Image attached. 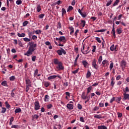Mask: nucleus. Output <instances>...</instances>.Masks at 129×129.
I'll return each instance as SVG.
<instances>
[{
  "instance_id": "nucleus-1",
  "label": "nucleus",
  "mask_w": 129,
  "mask_h": 129,
  "mask_svg": "<svg viewBox=\"0 0 129 129\" xmlns=\"http://www.w3.org/2000/svg\"><path fill=\"white\" fill-rule=\"evenodd\" d=\"M36 48H37V44L34 43H31L29 46L28 50L26 53H24V55L27 56V57H30L33 54V52L36 50Z\"/></svg>"
},
{
  "instance_id": "nucleus-2",
  "label": "nucleus",
  "mask_w": 129,
  "mask_h": 129,
  "mask_svg": "<svg viewBox=\"0 0 129 129\" xmlns=\"http://www.w3.org/2000/svg\"><path fill=\"white\" fill-rule=\"evenodd\" d=\"M53 63L55 65H57L56 66V68L57 69V70H63L64 69V67L63 66V63H62V62L59 61L58 59L55 58L53 60Z\"/></svg>"
},
{
  "instance_id": "nucleus-3",
  "label": "nucleus",
  "mask_w": 129,
  "mask_h": 129,
  "mask_svg": "<svg viewBox=\"0 0 129 129\" xmlns=\"http://www.w3.org/2000/svg\"><path fill=\"white\" fill-rule=\"evenodd\" d=\"M84 9V7H83L81 10L80 9H78V13H79L80 15L82 16V18H86L87 17V14L86 12H84L83 13L82 12V11H83Z\"/></svg>"
},
{
  "instance_id": "nucleus-4",
  "label": "nucleus",
  "mask_w": 129,
  "mask_h": 129,
  "mask_svg": "<svg viewBox=\"0 0 129 129\" xmlns=\"http://www.w3.org/2000/svg\"><path fill=\"white\" fill-rule=\"evenodd\" d=\"M92 68H93L94 69H95L96 70H97V69H98L99 67L97 63H96V59H94L92 61Z\"/></svg>"
},
{
  "instance_id": "nucleus-5",
  "label": "nucleus",
  "mask_w": 129,
  "mask_h": 129,
  "mask_svg": "<svg viewBox=\"0 0 129 129\" xmlns=\"http://www.w3.org/2000/svg\"><path fill=\"white\" fill-rule=\"evenodd\" d=\"M40 107H41V106H40L39 102L35 101L34 102V109H35V110H39V109H40Z\"/></svg>"
},
{
  "instance_id": "nucleus-6",
  "label": "nucleus",
  "mask_w": 129,
  "mask_h": 129,
  "mask_svg": "<svg viewBox=\"0 0 129 129\" xmlns=\"http://www.w3.org/2000/svg\"><path fill=\"white\" fill-rule=\"evenodd\" d=\"M117 45H114V44H112L110 47V50L112 52H113V51H117Z\"/></svg>"
},
{
  "instance_id": "nucleus-7",
  "label": "nucleus",
  "mask_w": 129,
  "mask_h": 129,
  "mask_svg": "<svg viewBox=\"0 0 129 129\" xmlns=\"http://www.w3.org/2000/svg\"><path fill=\"white\" fill-rule=\"evenodd\" d=\"M102 64L103 67H106V66L109 65V61L106 59H104L102 61Z\"/></svg>"
},
{
  "instance_id": "nucleus-8",
  "label": "nucleus",
  "mask_w": 129,
  "mask_h": 129,
  "mask_svg": "<svg viewBox=\"0 0 129 129\" xmlns=\"http://www.w3.org/2000/svg\"><path fill=\"white\" fill-rule=\"evenodd\" d=\"M120 66L121 67L122 70H123V69L125 68V66H126V62L124 60H121Z\"/></svg>"
},
{
  "instance_id": "nucleus-9",
  "label": "nucleus",
  "mask_w": 129,
  "mask_h": 129,
  "mask_svg": "<svg viewBox=\"0 0 129 129\" xmlns=\"http://www.w3.org/2000/svg\"><path fill=\"white\" fill-rule=\"evenodd\" d=\"M81 97L82 99H84V100H85L86 99H90V96H85V92H83L81 95Z\"/></svg>"
},
{
  "instance_id": "nucleus-10",
  "label": "nucleus",
  "mask_w": 129,
  "mask_h": 129,
  "mask_svg": "<svg viewBox=\"0 0 129 129\" xmlns=\"http://www.w3.org/2000/svg\"><path fill=\"white\" fill-rule=\"evenodd\" d=\"M61 50H58L57 51V53L58 54V55H61L62 54H65L64 50L63 49V48H60Z\"/></svg>"
},
{
  "instance_id": "nucleus-11",
  "label": "nucleus",
  "mask_w": 129,
  "mask_h": 129,
  "mask_svg": "<svg viewBox=\"0 0 129 129\" xmlns=\"http://www.w3.org/2000/svg\"><path fill=\"white\" fill-rule=\"evenodd\" d=\"M56 41H59V42H63L65 41V37L64 36H61L59 38H56Z\"/></svg>"
},
{
  "instance_id": "nucleus-12",
  "label": "nucleus",
  "mask_w": 129,
  "mask_h": 129,
  "mask_svg": "<svg viewBox=\"0 0 129 129\" xmlns=\"http://www.w3.org/2000/svg\"><path fill=\"white\" fill-rule=\"evenodd\" d=\"M123 99H124V100H126V99L129 100V94H128L123 93Z\"/></svg>"
},
{
  "instance_id": "nucleus-13",
  "label": "nucleus",
  "mask_w": 129,
  "mask_h": 129,
  "mask_svg": "<svg viewBox=\"0 0 129 129\" xmlns=\"http://www.w3.org/2000/svg\"><path fill=\"white\" fill-rule=\"evenodd\" d=\"M112 33L114 38H115L116 37V35H115V29H114V23L113 24Z\"/></svg>"
},
{
  "instance_id": "nucleus-14",
  "label": "nucleus",
  "mask_w": 129,
  "mask_h": 129,
  "mask_svg": "<svg viewBox=\"0 0 129 129\" xmlns=\"http://www.w3.org/2000/svg\"><path fill=\"white\" fill-rule=\"evenodd\" d=\"M85 48V44H84L83 45V48L81 49V52H82V53H83V54L85 55L86 54H88V53L90 52V51H89L87 52H85V51H83V50H84Z\"/></svg>"
},
{
  "instance_id": "nucleus-15",
  "label": "nucleus",
  "mask_w": 129,
  "mask_h": 129,
  "mask_svg": "<svg viewBox=\"0 0 129 129\" xmlns=\"http://www.w3.org/2000/svg\"><path fill=\"white\" fill-rule=\"evenodd\" d=\"M79 56H80L79 54H78L75 58L74 64V66L75 67H76V66H77V60H78V58H79Z\"/></svg>"
},
{
  "instance_id": "nucleus-16",
  "label": "nucleus",
  "mask_w": 129,
  "mask_h": 129,
  "mask_svg": "<svg viewBox=\"0 0 129 129\" xmlns=\"http://www.w3.org/2000/svg\"><path fill=\"white\" fill-rule=\"evenodd\" d=\"M114 80H115L114 78V77H112V78L111 79L110 85L112 87H113V86H114V84H115V82H114Z\"/></svg>"
},
{
  "instance_id": "nucleus-17",
  "label": "nucleus",
  "mask_w": 129,
  "mask_h": 129,
  "mask_svg": "<svg viewBox=\"0 0 129 129\" xmlns=\"http://www.w3.org/2000/svg\"><path fill=\"white\" fill-rule=\"evenodd\" d=\"M67 107L68 108V109H73V105L72 104H68L67 105Z\"/></svg>"
},
{
  "instance_id": "nucleus-18",
  "label": "nucleus",
  "mask_w": 129,
  "mask_h": 129,
  "mask_svg": "<svg viewBox=\"0 0 129 129\" xmlns=\"http://www.w3.org/2000/svg\"><path fill=\"white\" fill-rule=\"evenodd\" d=\"M82 64L84 66V67L86 68L88 66V62L86 60H83L82 61Z\"/></svg>"
},
{
  "instance_id": "nucleus-19",
  "label": "nucleus",
  "mask_w": 129,
  "mask_h": 129,
  "mask_svg": "<svg viewBox=\"0 0 129 129\" xmlns=\"http://www.w3.org/2000/svg\"><path fill=\"white\" fill-rule=\"evenodd\" d=\"M56 77H58V76H56V75L50 76L48 77L47 79H48V80H51L52 79H55V78H56Z\"/></svg>"
},
{
  "instance_id": "nucleus-20",
  "label": "nucleus",
  "mask_w": 129,
  "mask_h": 129,
  "mask_svg": "<svg viewBox=\"0 0 129 129\" xmlns=\"http://www.w3.org/2000/svg\"><path fill=\"white\" fill-rule=\"evenodd\" d=\"M98 129H107V127L105 125H101L97 126Z\"/></svg>"
},
{
  "instance_id": "nucleus-21",
  "label": "nucleus",
  "mask_w": 129,
  "mask_h": 129,
  "mask_svg": "<svg viewBox=\"0 0 129 129\" xmlns=\"http://www.w3.org/2000/svg\"><path fill=\"white\" fill-rule=\"evenodd\" d=\"M26 86H32L31 85V80H30V79L26 80Z\"/></svg>"
},
{
  "instance_id": "nucleus-22",
  "label": "nucleus",
  "mask_w": 129,
  "mask_h": 129,
  "mask_svg": "<svg viewBox=\"0 0 129 129\" xmlns=\"http://www.w3.org/2000/svg\"><path fill=\"white\" fill-rule=\"evenodd\" d=\"M116 31H117V33L118 35L121 34V33H122V29H121V28H117L116 29Z\"/></svg>"
},
{
  "instance_id": "nucleus-23",
  "label": "nucleus",
  "mask_w": 129,
  "mask_h": 129,
  "mask_svg": "<svg viewBox=\"0 0 129 129\" xmlns=\"http://www.w3.org/2000/svg\"><path fill=\"white\" fill-rule=\"evenodd\" d=\"M17 36H18V37H20V38H22L23 37H26V34H25V33H18Z\"/></svg>"
},
{
  "instance_id": "nucleus-24",
  "label": "nucleus",
  "mask_w": 129,
  "mask_h": 129,
  "mask_svg": "<svg viewBox=\"0 0 129 129\" xmlns=\"http://www.w3.org/2000/svg\"><path fill=\"white\" fill-rule=\"evenodd\" d=\"M43 84L46 87H48V86H50V85H51V83L48 82H44Z\"/></svg>"
},
{
  "instance_id": "nucleus-25",
  "label": "nucleus",
  "mask_w": 129,
  "mask_h": 129,
  "mask_svg": "<svg viewBox=\"0 0 129 129\" xmlns=\"http://www.w3.org/2000/svg\"><path fill=\"white\" fill-rule=\"evenodd\" d=\"M91 76V73H90V72L88 71L86 74V78L88 79V78H90Z\"/></svg>"
},
{
  "instance_id": "nucleus-26",
  "label": "nucleus",
  "mask_w": 129,
  "mask_h": 129,
  "mask_svg": "<svg viewBox=\"0 0 129 129\" xmlns=\"http://www.w3.org/2000/svg\"><path fill=\"white\" fill-rule=\"evenodd\" d=\"M123 93H129V89L128 87H126L124 89H123Z\"/></svg>"
},
{
  "instance_id": "nucleus-27",
  "label": "nucleus",
  "mask_w": 129,
  "mask_h": 129,
  "mask_svg": "<svg viewBox=\"0 0 129 129\" xmlns=\"http://www.w3.org/2000/svg\"><path fill=\"white\" fill-rule=\"evenodd\" d=\"M91 89H92V87L91 86H90L87 88V95H88L89 93H90Z\"/></svg>"
},
{
  "instance_id": "nucleus-28",
  "label": "nucleus",
  "mask_w": 129,
  "mask_h": 129,
  "mask_svg": "<svg viewBox=\"0 0 129 129\" xmlns=\"http://www.w3.org/2000/svg\"><path fill=\"white\" fill-rule=\"evenodd\" d=\"M66 99H69V98H70V93L67 92H66Z\"/></svg>"
},
{
  "instance_id": "nucleus-29",
  "label": "nucleus",
  "mask_w": 129,
  "mask_h": 129,
  "mask_svg": "<svg viewBox=\"0 0 129 129\" xmlns=\"http://www.w3.org/2000/svg\"><path fill=\"white\" fill-rule=\"evenodd\" d=\"M86 24V22H85V20H82L81 21V25H82L83 28H84V27H85Z\"/></svg>"
},
{
  "instance_id": "nucleus-30",
  "label": "nucleus",
  "mask_w": 129,
  "mask_h": 129,
  "mask_svg": "<svg viewBox=\"0 0 129 129\" xmlns=\"http://www.w3.org/2000/svg\"><path fill=\"white\" fill-rule=\"evenodd\" d=\"M70 31H71L70 32V35H72L74 33V28L72 27H69Z\"/></svg>"
},
{
  "instance_id": "nucleus-31",
  "label": "nucleus",
  "mask_w": 129,
  "mask_h": 129,
  "mask_svg": "<svg viewBox=\"0 0 129 129\" xmlns=\"http://www.w3.org/2000/svg\"><path fill=\"white\" fill-rule=\"evenodd\" d=\"M34 33H35L36 35H39L42 33V31H41V30L38 29L34 31Z\"/></svg>"
},
{
  "instance_id": "nucleus-32",
  "label": "nucleus",
  "mask_w": 129,
  "mask_h": 129,
  "mask_svg": "<svg viewBox=\"0 0 129 129\" xmlns=\"http://www.w3.org/2000/svg\"><path fill=\"white\" fill-rule=\"evenodd\" d=\"M50 99V97L48 95H46L45 96V98H44V101H49V99Z\"/></svg>"
},
{
  "instance_id": "nucleus-33",
  "label": "nucleus",
  "mask_w": 129,
  "mask_h": 129,
  "mask_svg": "<svg viewBox=\"0 0 129 129\" xmlns=\"http://www.w3.org/2000/svg\"><path fill=\"white\" fill-rule=\"evenodd\" d=\"M36 10L38 13L41 12V6H40V5H37Z\"/></svg>"
},
{
  "instance_id": "nucleus-34",
  "label": "nucleus",
  "mask_w": 129,
  "mask_h": 129,
  "mask_svg": "<svg viewBox=\"0 0 129 129\" xmlns=\"http://www.w3.org/2000/svg\"><path fill=\"white\" fill-rule=\"evenodd\" d=\"M32 120H34V119H38L39 118V115L37 114H35L33 116H32Z\"/></svg>"
},
{
  "instance_id": "nucleus-35",
  "label": "nucleus",
  "mask_w": 129,
  "mask_h": 129,
  "mask_svg": "<svg viewBox=\"0 0 129 129\" xmlns=\"http://www.w3.org/2000/svg\"><path fill=\"white\" fill-rule=\"evenodd\" d=\"M118 3H119V0H116L114 3L112 5V7H115V6H117V5H118Z\"/></svg>"
},
{
  "instance_id": "nucleus-36",
  "label": "nucleus",
  "mask_w": 129,
  "mask_h": 129,
  "mask_svg": "<svg viewBox=\"0 0 129 129\" xmlns=\"http://www.w3.org/2000/svg\"><path fill=\"white\" fill-rule=\"evenodd\" d=\"M73 10V7L69 6V8L67 9V11L68 12H69Z\"/></svg>"
},
{
  "instance_id": "nucleus-37",
  "label": "nucleus",
  "mask_w": 129,
  "mask_h": 129,
  "mask_svg": "<svg viewBox=\"0 0 129 129\" xmlns=\"http://www.w3.org/2000/svg\"><path fill=\"white\" fill-rule=\"evenodd\" d=\"M102 61V55H100L99 57V58H98V63H99V64H101Z\"/></svg>"
},
{
  "instance_id": "nucleus-38",
  "label": "nucleus",
  "mask_w": 129,
  "mask_h": 129,
  "mask_svg": "<svg viewBox=\"0 0 129 129\" xmlns=\"http://www.w3.org/2000/svg\"><path fill=\"white\" fill-rule=\"evenodd\" d=\"M1 84H2V85H3V86H8V84L7 83V81H4L2 82Z\"/></svg>"
},
{
  "instance_id": "nucleus-39",
  "label": "nucleus",
  "mask_w": 129,
  "mask_h": 129,
  "mask_svg": "<svg viewBox=\"0 0 129 129\" xmlns=\"http://www.w3.org/2000/svg\"><path fill=\"white\" fill-rule=\"evenodd\" d=\"M21 111H22V110L20 108L16 109L15 110V113H18L19 112H21Z\"/></svg>"
},
{
  "instance_id": "nucleus-40",
  "label": "nucleus",
  "mask_w": 129,
  "mask_h": 129,
  "mask_svg": "<svg viewBox=\"0 0 129 129\" xmlns=\"http://www.w3.org/2000/svg\"><path fill=\"white\" fill-rule=\"evenodd\" d=\"M79 72V68H78V69L75 71H72L73 74H77V73H78Z\"/></svg>"
},
{
  "instance_id": "nucleus-41",
  "label": "nucleus",
  "mask_w": 129,
  "mask_h": 129,
  "mask_svg": "<svg viewBox=\"0 0 129 129\" xmlns=\"http://www.w3.org/2000/svg\"><path fill=\"white\" fill-rule=\"evenodd\" d=\"M94 117H95V118H98V119H100V118H102V117L101 116V115H95Z\"/></svg>"
},
{
  "instance_id": "nucleus-42",
  "label": "nucleus",
  "mask_w": 129,
  "mask_h": 129,
  "mask_svg": "<svg viewBox=\"0 0 129 129\" xmlns=\"http://www.w3.org/2000/svg\"><path fill=\"white\" fill-rule=\"evenodd\" d=\"M112 3V0H109V2H108L106 3V7H109V6H110V5Z\"/></svg>"
},
{
  "instance_id": "nucleus-43",
  "label": "nucleus",
  "mask_w": 129,
  "mask_h": 129,
  "mask_svg": "<svg viewBox=\"0 0 129 129\" xmlns=\"http://www.w3.org/2000/svg\"><path fill=\"white\" fill-rule=\"evenodd\" d=\"M2 110L1 111L2 113H5V112H6V111H7V109L5 107H2Z\"/></svg>"
},
{
  "instance_id": "nucleus-44",
  "label": "nucleus",
  "mask_w": 129,
  "mask_h": 129,
  "mask_svg": "<svg viewBox=\"0 0 129 129\" xmlns=\"http://www.w3.org/2000/svg\"><path fill=\"white\" fill-rule=\"evenodd\" d=\"M113 62H111L109 66L110 70H112V69L113 68Z\"/></svg>"
},
{
  "instance_id": "nucleus-45",
  "label": "nucleus",
  "mask_w": 129,
  "mask_h": 129,
  "mask_svg": "<svg viewBox=\"0 0 129 129\" xmlns=\"http://www.w3.org/2000/svg\"><path fill=\"white\" fill-rule=\"evenodd\" d=\"M51 107H53V105H52V104H48L47 105V108L48 109H50V108H51Z\"/></svg>"
},
{
  "instance_id": "nucleus-46",
  "label": "nucleus",
  "mask_w": 129,
  "mask_h": 129,
  "mask_svg": "<svg viewBox=\"0 0 129 129\" xmlns=\"http://www.w3.org/2000/svg\"><path fill=\"white\" fill-rule=\"evenodd\" d=\"M16 79L15 77L14 76H12V77H11L10 78V81H14V80H15V79Z\"/></svg>"
},
{
  "instance_id": "nucleus-47",
  "label": "nucleus",
  "mask_w": 129,
  "mask_h": 129,
  "mask_svg": "<svg viewBox=\"0 0 129 129\" xmlns=\"http://www.w3.org/2000/svg\"><path fill=\"white\" fill-rule=\"evenodd\" d=\"M28 24H29V22L25 21L23 23V27H26V26H27V25H28Z\"/></svg>"
},
{
  "instance_id": "nucleus-48",
  "label": "nucleus",
  "mask_w": 129,
  "mask_h": 129,
  "mask_svg": "<svg viewBox=\"0 0 129 129\" xmlns=\"http://www.w3.org/2000/svg\"><path fill=\"white\" fill-rule=\"evenodd\" d=\"M120 100H121V97H117L116 99V102H118V103H119L120 102Z\"/></svg>"
},
{
  "instance_id": "nucleus-49",
  "label": "nucleus",
  "mask_w": 129,
  "mask_h": 129,
  "mask_svg": "<svg viewBox=\"0 0 129 129\" xmlns=\"http://www.w3.org/2000/svg\"><path fill=\"white\" fill-rule=\"evenodd\" d=\"M45 17L44 14H42L39 15V19H43Z\"/></svg>"
},
{
  "instance_id": "nucleus-50",
  "label": "nucleus",
  "mask_w": 129,
  "mask_h": 129,
  "mask_svg": "<svg viewBox=\"0 0 129 129\" xmlns=\"http://www.w3.org/2000/svg\"><path fill=\"white\" fill-rule=\"evenodd\" d=\"M96 40L98 43H101V40L99 37H96Z\"/></svg>"
},
{
  "instance_id": "nucleus-51",
  "label": "nucleus",
  "mask_w": 129,
  "mask_h": 129,
  "mask_svg": "<svg viewBox=\"0 0 129 129\" xmlns=\"http://www.w3.org/2000/svg\"><path fill=\"white\" fill-rule=\"evenodd\" d=\"M23 40H24V41H25V42H30V39L27 37L24 38Z\"/></svg>"
},
{
  "instance_id": "nucleus-52",
  "label": "nucleus",
  "mask_w": 129,
  "mask_h": 129,
  "mask_svg": "<svg viewBox=\"0 0 129 129\" xmlns=\"http://www.w3.org/2000/svg\"><path fill=\"white\" fill-rule=\"evenodd\" d=\"M80 120L81 122H85V120H84V118L83 117H81L80 118Z\"/></svg>"
},
{
  "instance_id": "nucleus-53",
  "label": "nucleus",
  "mask_w": 129,
  "mask_h": 129,
  "mask_svg": "<svg viewBox=\"0 0 129 129\" xmlns=\"http://www.w3.org/2000/svg\"><path fill=\"white\" fill-rule=\"evenodd\" d=\"M104 46H105V41H104L102 43V49H104V48H105V47Z\"/></svg>"
},
{
  "instance_id": "nucleus-54",
  "label": "nucleus",
  "mask_w": 129,
  "mask_h": 129,
  "mask_svg": "<svg viewBox=\"0 0 129 129\" xmlns=\"http://www.w3.org/2000/svg\"><path fill=\"white\" fill-rule=\"evenodd\" d=\"M120 78H121V76H120V75H118V76L116 77V80L118 81V80H119V79H120Z\"/></svg>"
},
{
  "instance_id": "nucleus-55",
  "label": "nucleus",
  "mask_w": 129,
  "mask_h": 129,
  "mask_svg": "<svg viewBox=\"0 0 129 129\" xmlns=\"http://www.w3.org/2000/svg\"><path fill=\"white\" fill-rule=\"evenodd\" d=\"M93 49H92V51L93 52V53H94V52H95V50H96V46H93Z\"/></svg>"
},
{
  "instance_id": "nucleus-56",
  "label": "nucleus",
  "mask_w": 129,
  "mask_h": 129,
  "mask_svg": "<svg viewBox=\"0 0 129 129\" xmlns=\"http://www.w3.org/2000/svg\"><path fill=\"white\" fill-rule=\"evenodd\" d=\"M31 86H27L26 85V92H28L29 91V89L30 87H31Z\"/></svg>"
},
{
  "instance_id": "nucleus-57",
  "label": "nucleus",
  "mask_w": 129,
  "mask_h": 129,
  "mask_svg": "<svg viewBox=\"0 0 129 129\" xmlns=\"http://www.w3.org/2000/svg\"><path fill=\"white\" fill-rule=\"evenodd\" d=\"M17 5H21L22 4V1L21 0H18L16 1Z\"/></svg>"
},
{
  "instance_id": "nucleus-58",
  "label": "nucleus",
  "mask_w": 129,
  "mask_h": 129,
  "mask_svg": "<svg viewBox=\"0 0 129 129\" xmlns=\"http://www.w3.org/2000/svg\"><path fill=\"white\" fill-rule=\"evenodd\" d=\"M78 108L79 109H82V105H81V104H78Z\"/></svg>"
},
{
  "instance_id": "nucleus-59",
  "label": "nucleus",
  "mask_w": 129,
  "mask_h": 129,
  "mask_svg": "<svg viewBox=\"0 0 129 129\" xmlns=\"http://www.w3.org/2000/svg\"><path fill=\"white\" fill-rule=\"evenodd\" d=\"M36 56H33L32 57V61H33V62H35V61H36Z\"/></svg>"
},
{
  "instance_id": "nucleus-60",
  "label": "nucleus",
  "mask_w": 129,
  "mask_h": 129,
  "mask_svg": "<svg viewBox=\"0 0 129 129\" xmlns=\"http://www.w3.org/2000/svg\"><path fill=\"white\" fill-rule=\"evenodd\" d=\"M65 15V9L64 8L62 9V16H63Z\"/></svg>"
},
{
  "instance_id": "nucleus-61",
  "label": "nucleus",
  "mask_w": 129,
  "mask_h": 129,
  "mask_svg": "<svg viewBox=\"0 0 129 129\" xmlns=\"http://www.w3.org/2000/svg\"><path fill=\"white\" fill-rule=\"evenodd\" d=\"M99 106L100 107H103V106H104V104L101 102L99 103Z\"/></svg>"
},
{
  "instance_id": "nucleus-62",
  "label": "nucleus",
  "mask_w": 129,
  "mask_h": 129,
  "mask_svg": "<svg viewBox=\"0 0 129 129\" xmlns=\"http://www.w3.org/2000/svg\"><path fill=\"white\" fill-rule=\"evenodd\" d=\"M98 84H99V83H98V82H96V83H95L94 84H93L92 85V86H93V87H95V86H97V85H98Z\"/></svg>"
},
{
  "instance_id": "nucleus-63",
  "label": "nucleus",
  "mask_w": 129,
  "mask_h": 129,
  "mask_svg": "<svg viewBox=\"0 0 129 129\" xmlns=\"http://www.w3.org/2000/svg\"><path fill=\"white\" fill-rule=\"evenodd\" d=\"M117 115L118 117H121V116H122V114L121 113L118 112Z\"/></svg>"
},
{
  "instance_id": "nucleus-64",
  "label": "nucleus",
  "mask_w": 129,
  "mask_h": 129,
  "mask_svg": "<svg viewBox=\"0 0 129 129\" xmlns=\"http://www.w3.org/2000/svg\"><path fill=\"white\" fill-rule=\"evenodd\" d=\"M32 40H36L37 36H36V35L32 36Z\"/></svg>"
}]
</instances>
